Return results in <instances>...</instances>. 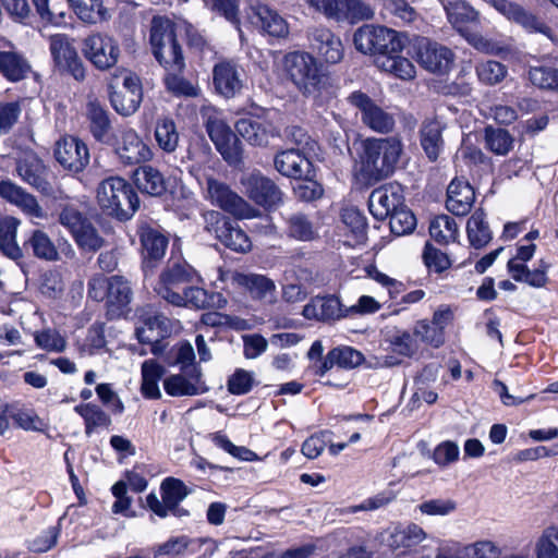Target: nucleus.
<instances>
[{
    "instance_id": "33",
    "label": "nucleus",
    "mask_w": 558,
    "mask_h": 558,
    "mask_svg": "<svg viewBox=\"0 0 558 558\" xmlns=\"http://www.w3.org/2000/svg\"><path fill=\"white\" fill-rule=\"evenodd\" d=\"M276 170L291 179L313 177V162L300 148H290L276 154L274 159Z\"/></svg>"
},
{
    "instance_id": "10",
    "label": "nucleus",
    "mask_w": 558,
    "mask_h": 558,
    "mask_svg": "<svg viewBox=\"0 0 558 558\" xmlns=\"http://www.w3.org/2000/svg\"><path fill=\"white\" fill-rule=\"evenodd\" d=\"M59 222L72 234L77 246L90 252L98 251L104 239L88 217L74 204L60 205Z\"/></svg>"
},
{
    "instance_id": "55",
    "label": "nucleus",
    "mask_w": 558,
    "mask_h": 558,
    "mask_svg": "<svg viewBox=\"0 0 558 558\" xmlns=\"http://www.w3.org/2000/svg\"><path fill=\"white\" fill-rule=\"evenodd\" d=\"M475 72L478 81L487 86H494L501 83L507 74L508 68L496 60H486L475 65Z\"/></svg>"
},
{
    "instance_id": "41",
    "label": "nucleus",
    "mask_w": 558,
    "mask_h": 558,
    "mask_svg": "<svg viewBox=\"0 0 558 558\" xmlns=\"http://www.w3.org/2000/svg\"><path fill=\"white\" fill-rule=\"evenodd\" d=\"M284 233L289 239L299 242H312L319 238L315 223L301 211L284 218Z\"/></svg>"
},
{
    "instance_id": "3",
    "label": "nucleus",
    "mask_w": 558,
    "mask_h": 558,
    "mask_svg": "<svg viewBox=\"0 0 558 558\" xmlns=\"http://www.w3.org/2000/svg\"><path fill=\"white\" fill-rule=\"evenodd\" d=\"M149 45L162 69H179L185 61L180 27L166 15H154L150 20Z\"/></svg>"
},
{
    "instance_id": "51",
    "label": "nucleus",
    "mask_w": 558,
    "mask_h": 558,
    "mask_svg": "<svg viewBox=\"0 0 558 558\" xmlns=\"http://www.w3.org/2000/svg\"><path fill=\"white\" fill-rule=\"evenodd\" d=\"M77 17L89 24L97 23L106 17L107 9L104 0H66Z\"/></svg>"
},
{
    "instance_id": "15",
    "label": "nucleus",
    "mask_w": 558,
    "mask_h": 558,
    "mask_svg": "<svg viewBox=\"0 0 558 558\" xmlns=\"http://www.w3.org/2000/svg\"><path fill=\"white\" fill-rule=\"evenodd\" d=\"M310 8L336 22L356 24L372 20L374 10L364 0H305Z\"/></svg>"
},
{
    "instance_id": "30",
    "label": "nucleus",
    "mask_w": 558,
    "mask_h": 558,
    "mask_svg": "<svg viewBox=\"0 0 558 558\" xmlns=\"http://www.w3.org/2000/svg\"><path fill=\"white\" fill-rule=\"evenodd\" d=\"M236 133L250 145L266 147L270 138L278 135L274 123L260 117H243L234 124Z\"/></svg>"
},
{
    "instance_id": "32",
    "label": "nucleus",
    "mask_w": 558,
    "mask_h": 558,
    "mask_svg": "<svg viewBox=\"0 0 558 558\" xmlns=\"http://www.w3.org/2000/svg\"><path fill=\"white\" fill-rule=\"evenodd\" d=\"M19 175L22 180L45 196L53 194L49 181V168L37 156L26 157L17 163Z\"/></svg>"
},
{
    "instance_id": "11",
    "label": "nucleus",
    "mask_w": 558,
    "mask_h": 558,
    "mask_svg": "<svg viewBox=\"0 0 558 558\" xmlns=\"http://www.w3.org/2000/svg\"><path fill=\"white\" fill-rule=\"evenodd\" d=\"M49 51L54 71L60 75L70 76L83 83L87 76V69L78 56L73 40L66 34H54L49 37Z\"/></svg>"
},
{
    "instance_id": "56",
    "label": "nucleus",
    "mask_w": 558,
    "mask_h": 558,
    "mask_svg": "<svg viewBox=\"0 0 558 558\" xmlns=\"http://www.w3.org/2000/svg\"><path fill=\"white\" fill-rule=\"evenodd\" d=\"M377 66L403 81L412 80L415 76L413 63L408 58L402 57L401 53H392L386 57L385 60L380 59Z\"/></svg>"
},
{
    "instance_id": "24",
    "label": "nucleus",
    "mask_w": 558,
    "mask_h": 558,
    "mask_svg": "<svg viewBox=\"0 0 558 558\" xmlns=\"http://www.w3.org/2000/svg\"><path fill=\"white\" fill-rule=\"evenodd\" d=\"M133 291L131 283L122 276L109 277V288L105 301L108 320L128 318L132 312Z\"/></svg>"
},
{
    "instance_id": "39",
    "label": "nucleus",
    "mask_w": 558,
    "mask_h": 558,
    "mask_svg": "<svg viewBox=\"0 0 558 558\" xmlns=\"http://www.w3.org/2000/svg\"><path fill=\"white\" fill-rule=\"evenodd\" d=\"M403 201V196L397 192L375 189L368 197V210L376 220L384 221L402 205Z\"/></svg>"
},
{
    "instance_id": "60",
    "label": "nucleus",
    "mask_w": 558,
    "mask_h": 558,
    "mask_svg": "<svg viewBox=\"0 0 558 558\" xmlns=\"http://www.w3.org/2000/svg\"><path fill=\"white\" fill-rule=\"evenodd\" d=\"M485 144L486 148L496 155H507L512 148L513 138L508 130L487 126L485 129Z\"/></svg>"
},
{
    "instance_id": "12",
    "label": "nucleus",
    "mask_w": 558,
    "mask_h": 558,
    "mask_svg": "<svg viewBox=\"0 0 558 558\" xmlns=\"http://www.w3.org/2000/svg\"><path fill=\"white\" fill-rule=\"evenodd\" d=\"M82 54L99 72H108L118 66L121 48L116 38L105 33H94L82 41Z\"/></svg>"
},
{
    "instance_id": "4",
    "label": "nucleus",
    "mask_w": 558,
    "mask_h": 558,
    "mask_svg": "<svg viewBox=\"0 0 558 558\" xmlns=\"http://www.w3.org/2000/svg\"><path fill=\"white\" fill-rule=\"evenodd\" d=\"M97 204L102 214L120 222L130 220L141 201L134 185L121 177H109L97 187Z\"/></svg>"
},
{
    "instance_id": "37",
    "label": "nucleus",
    "mask_w": 558,
    "mask_h": 558,
    "mask_svg": "<svg viewBox=\"0 0 558 558\" xmlns=\"http://www.w3.org/2000/svg\"><path fill=\"white\" fill-rule=\"evenodd\" d=\"M475 191L468 181L454 178L447 189L446 208L454 216H466L474 204Z\"/></svg>"
},
{
    "instance_id": "17",
    "label": "nucleus",
    "mask_w": 558,
    "mask_h": 558,
    "mask_svg": "<svg viewBox=\"0 0 558 558\" xmlns=\"http://www.w3.org/2000/svg\"><path fill=\"white\" fill-rule=\"evenodd\" d=\"M136 316L141 326L135 328V336L140 343L150 345L154 355H160L166 344L163 340L168 337L167 318L154 312L150 305L138 307Z\"/></svg>"
},
{
    "instance_id": "25",
    "label": "nucleus",
    "mask_w": 558,
    "mask_h": 558,
    "mask_svg": "<svg viewBox=\"0 0 558 558\" xmlns=\"http://www.w3.org/2000/svg\"><path fill=\"white\" fill-rule=\"evenodd\" d=\"M307 39L311 49L327 64H337L344 57L341 38L330 28L318 25L310 28Z\"/></svg>"
},
{
    "instance_id": "19",
    "label": "nucleus",
    "mask_w": 558,
    "mask_h": 558,
    "mask_svg": "<svg viewBox=\"0 0 558 558\" xmlns=\"http://www.w3.org/2000/svg\"><path fill=\"white\" fill-rule=\"evenodd\" d=\"M53 156L63 170L77 174L89 163V149L84 141L74 135H64L56 142Z\"/></svg>"
},
{
    "instance_id": "29",
    "label": "nucleus",
    "mask_w": 558,
    "mask_h": 558,
    "mask_svg": "<svg viewBox=\"0 0 558 558\" xmlns=\"http://www.w3.org/2000/svg\"><path fill=\"white\" fill-rule=\"evenodd\" d=\"M207 193L211 204L220 207L222 210L236 218L250 217L248 204L233 192L228 184L216 179H208Z\"/></svg>"
},
{
    "instance_id": "47",
    "label": "nucleus",
    "mask_w": 558,
    "mask_h": 558,
    "mask_svg": "<svg viewBox=\"0 0 558 558\" xmlns=\"http://www.w3.org/2000/svg\"><path fill=\"white\" fill-rule=\"evenodd\" d=\"M84 421L85 434L90 436L97 427L108 428L111 425V417L100 407L94 403H81L74 407Z\"/></svg>"
},
{
    "instance_id": "13",
    "label": "nucleus",
    "mask_w": 558,
    "mask_h": 558,
    "mask_svg": "<svg viewBox=\"0 0 558 558\" xmlns=\"http://www.w3.org/2000/svg\"><path fill=\"white\" fill-rule=\"evenodd\" d=\"M204 126L217 151L229 165H239L243 159L242 143L228 123L217 112L204 116Z\"/></svg>"
},
{
    "instance_id": "22",
    "label": "nucleus",
    "mask_w": 558,
    "mask_h": 558,
    "mask_svg": "<svg viewBox=\"0 0 558 558\" xmlns=\"http://www.w3.org/2000/svg\"><path fill=\"white\" fill-rule=\"evenodd\" d=\"M349 102L361 113L362 122L379 133H389L395 126L392 114L378 106L366 93L354 90L348 97Z\"/></svg>"
},
{
    "instance_id": "44",
    "label": "nucleus",
    "mask_w": 558,
    "mask_h": 558,
    "mask_svg": "<svg viewBox=\"0 0 558 558\" xmlns=\"http://www.w3.org/2000/svg\"><path fill=\"white\" fill-rule=\"evenodd\" d=\"M21 221L13 216L0 218V250L10 259L21 262L20 245L16 242V232Z\"/></svg>"
},
{
    "instance_id": "63",
    "label": "nucleus",
    "mask_w": 558,
    "mask_h": 558,
    "mask_svg": "<svg viewBox=\"0 0 558 558\" xmlns=\"http://www.w3.org/2000/svg\"><path fill=\"white\" fill-rule=\"evenodd\" d=\"M175 363L181 365V371L195 383L199 381L202 373L195 364V353L192 344L183 342L175 354Z\"/></svg>"
},
{
    "instance_id": "2",
    "label": "nucleus",
    "mask_w": 558,
    "mask_h": 558,
    "mask_svg": "<svg viewBox=\"0 0 558 558\" xmlns=\"http://www.w3.org/2000/svg\"><path fill=\"white\" fill-rule=\"evenodd\" d=\"M132 180L142 194L160 198L168 210L184 209L191 194L180 179L165 178L157 168L150 165L138 166L133 171Z\"/></svg>"
},
{
    "instance_id": "61",
    "label": "nucleus",
    "mask_w": 558,
    "mask_h": 558,
    "mask_svg": "<svg viewBox=\"0 0 558 558\" xmlns=\"http://www.w3.org/2000/svg\"><path fill=\"white\" fill-rule=\"evenodd\" d=\"M335 364L339 368L353 369L365 362L364 354L350 345H339L330 349Z\"/></svg>"
},
{
    "instance_id": "42",
    "label": "nucleus",
    "mask_w": 558,
    "mask_h": 558,
    "mask_svg": "<svg viewBox=\"0 0 558 558\" xmlns=\"http://www.w3.org/2000/svg\"><path fill=\"white\" fill-rule=\"evenodd\" d=\"M7 412L14 424L24 430L45 432L48 424L36 413L35 409L16 401L7 405Z\"/></svg>"
},
{
    "instance_id": "7",
    "label": "nucleus",
    "mask_w": 558,
    "mask_h": 558,
    "mask_svg": "<svg viewBox=\"0 0 558 558\" xmlns=\"http://www.w3.org/2000/svg\"><path fill=\"white\" fill-rule=\"evenodd\" d=\"M357 51L375 58L378 65L392 53H401L409 43L407 35L381 25H363L353 35Z\"/></svg>"
},
{
    "instance_id": "59",
    "label": "nucleus",
    "mask_w": 558,
    "mask_h": 558,
    "mask_svg": "<svg viewBox=\"0 0 558 558\" xmlns=\"http://www.w3.org/2000/svg\"><path fill=\"white\" fill-rule=\"evenodd\" d=\"M195 284H189L186 290L181 294V302L172 303L171 305L178 307H189L195 310H204L213 305V294L207 290L199 288Z\"/></svg>"
},
{
    "instance_id": "64",
    "label": "nucleus",
    "mask_w": 558,
    "mask_h": 558,
    "mask_svg": "<svg viewBox=\"0 0 558 558\" xmlns=\"http://www.w3.org/2000/svg\"><path fill=\"white\" fill-rule=\"evenodd\" d=\"M537 558H558V526L544 530L536 545Z\"/></svg>"
},
{
    "instance_id": "8",
    "label": "nucleus",
    "mask_w": 558,
    "mask_h": 558,
    "mask_svg": "<svg viewBox=\"0 0 558 558\" xmlns=\"http://www.w3.org/2000/svg\"><path fill=\"white\" fill-rule=\"evenodd\" d=\"M284 68L288 77L305 96L320 94L328 85V73L310 52H289L284 57Z\"/></svg>"
},
{
    "instance_id": "40",
    "label": "nucleus",
    "mask_w": 558,
    "mask_h": 558,
    "mask_svg": "<svg viewBox=\"0 0 558 558\" xmlns=\"http://www.w3.org/2000/svg\"><path fill=\"white\" fill-rule=\"evenodd\" d=\"M32 66L28 60L20 52L0 50V74L11 83L25 80Z\"/></svg>"
},
{
    "instance_id": "36",
    "label": "nucleus",
    "mask_w": 558,
    "mask_h": 558,
    "mask_svg": "<svg viewBox=\"0 0 558 558\" xmlns=\"http://www.w3.org/2000/svg\"><path fill=\"white\" fill-rule=\"evenodd\" d=\"M446 124L439 121L436 117L425 119L420 129V144L430 162L437 161L441 151L444 150L445 140L442 132Z\"/></svg>"
},
{
    "instance_id": "6",
    "label": "nucleus",
    "mask_w": 558,
    "mask_h": 558,
    "mask_svg": "<svg viewBox=\"0 0 558 558\" xmlns=\"http://www.w3.org/2000/svg\"><path fill=\"white\" fill-rule=\"evenodd\" d=\"M201 281L197 270L184 258L180 245L171 246L170 257L161 269L155 292L169 304L181 302V294L189 284Z\"/></svg>"
},
{
    "instance_id": "38",
    "label": "nucleus",
    "mask_w": 558,
    "mask_h": 558,
    "mask_svg": "<svg viewBox=\"0 0 558 558\" xmlns=\"http://www.w3.org/2000/svg\"><path fill=\"white\" fill-rule=\"evenodd\" d=\"M386 342L393 353V355L385 356L384 364L388 367L400 365L404 357H413L420 349L417 340L409 330H397L386 338Z\"/></svg>"
},
{
    "instance_id": "35",
    "label": "nucleus",
    "mask_w": 558,
    "mask_h": 558,
    "mask_svg": "<svg viewBox=\"0 0 558 558\" xmlns=\"http://www.w3.org/2000/svg\"><path fill=\"white\" fill-rule=\"evenodd\" d=\"M213 84L215 90L225 98H233L243 87L241 74L235 63L222 60L214 65Z\"/></svg>"
},
{
    "instance_id": "48",
    "label": "nucleus",
    "mask_w": 558,
    "mask_h": 558,
    "mask_svg": "<svg viewBox=\"0 0 558 558\" xmlns=\"http://www.w3.org/2000/svg\"><path fill=\"white\" fill-rule=\"evenodd\" d=\"M341 221L349 229L356 244L367 240L368 223L364 214L355 206H348L341 211Z\"/></svg>"
},
{
    "instance_id": "18",
    "label": "nucleus",
    "mask_w": 558,
    "mask_h": 558,
    "mask_svg": "<svg viewBox=\"0 0 558 558\" xmlns=\"http://www.w3.org/2000/svg\"><path fill=\"white\" fill-rule=\"evenodd\" d=\"M411 49L413 52L409 53L422 68L432 73L445 74L453 66L454 53L451 49L426 37H417Z\"/></svg>"
},
{
    "instance_id": "16",
    "label": "nucleus",
    "mask_w": 558,
    "mask_h": 558,
    "mask_svg": "<svg viewBox=\"0 0 558 558\" xmlns=\"http://www.w3.org/2000/svg\"><path fill=\"white\" fill-rule=\"evenodd\" d=\"M449 22L469 44L478 50H487L489 41L478 32L481 22L478 12L466 1L458 0L447 9Z\"/></svg>"
},
{
    "instance_id": "46",
    "label": "nucleus",
    "mask_w": 558,
    "mask_h": 558,
    "mask_svg": "<svg viewBox=\"0 0 558 558\" xmlns=\"http://www.w3.org/2000/svg\"><path fill=\"white\" fill-rule=\"evenodd\" d=\"M154 136L158 147L167 153H173L180 140L177 124L170 117L158 118L155 124Z\"/></svg>"
},
{
    "instance_id": "20",
    "label": "nucleus",
    "mask_w": 558,
    "mask_h": 558,
    "mask_svg": "<svg viewBox=\"0 0 558 558\" xmlns=\"http://www.w3.org/2000/svg\"><path fill=\"white\" fill-rule=\"evenodd\" d=\"M499 14L508 21L520 25L524 31L531 34H543L549 37L553 33L551 27L538 15L526 10L521 4L510 0H484Z\"/></svg>"
},
{
    "instance_id": "31",
    "label": "nucleus",
    "mask_w": 558,
    "mask_h": 558,
    "mask_svg": "<svg viewBox=\"0 0 558 558\" xmlns=\"http://www.w3.org/2000/svg\"><path fill=\"white\" fill-rule=\"evenodd\" d=\"M20 251L21 260L25 257L47 262H54L59 258V252L54 243L49 235L40 229H32L23 234Z\"/></svg>"
},
{
    "instance_id": "34",
    "label": "nucleus",
    "mask_w": 558,
    "mask_h": 558,
    "mask_svg": "<svg viewBox=\"0 0 558 558\" xmlns=\"http://www.w3.org/2000/svg\"><path fill=\"white\" fill-rule=\"evenodd\" d=\"M506 267L512 280L534 289L546 288L550 281L548 271L551 265L545 258L538 259L533 269L525 264L514 263V259H509Z\"/></svg>"
},
{
    "instance_id": "9",
    "label": "nucleus",
    "mask_w": 558,
    "mask_h": 558,
    "mask_svg": "<svg viewBox=\"0 0 558 558\" xmlns=\"http://www.w3.org/2000/svg\"><path fill=\"white\" fill-rule=\"evenodd\" d=\"M110 105L123 117L136 112L143 100V86L140 76L125 66L116 69L107 83Z\"/></svg>"
},
{
    "instance_id": "5",
    "label": "nucleus",
    "mask_w": 558,
    "mask_h": 558,
    "mask_svg": "<svg viewBox=\"0 0 558 558\" xmlns=\"http://www.w3.org/2000/svg\"><path fill=\"white\" fill-rule=\"evenodd\" d=\"M135 239L145 278L153 276L163 262L170 244V233L153 218L142 215L135 220Z\"/></svg>"
},
{
    "instance_id": "14",
    "label": "nucleus",
    "mask_w": 558,
    "mask_h": 558,
    "mask_svg": "<svg viewBox=\"0 0 558 558\" xmlns=\"http://www.w3.org/2000/svg\"><path fill=\"white\" fill-rule=\"evenodd\" d=\"M236 217L230 218L220 211L211 210L205 215L206 229L227 248L236 253H246L252 248L247 233L242 230Z\"/></svg>"
},
{
    "instance_id": "43",
    "label": "nucleus",
    "mask_w": 558,
    "mask_h": 558,
    "mask_svg": "<svg viewBox=\"0 0 558 558\" xmlns=\"http://www.w3.org/2000/svg\"><path fill=\"white\" fill-rule=\"evenodd\" d=\"M466 235L470 245L475 250L484 248L493 239V232L486 221L483 208H477L466 222Z\"/></svg>"
},
{
    "instance_id": "21",
    "label": "nucleus",
    "mask_w": 558,
    "mask_h": 558,
    "mask_svg": "<svg viewBox=\"0 0 558 558\" xmlns=\"http://www.w3.org/2000/svg\"><path fill=\"white\" fill-rule=\"evenodd\" d=\"M124 166H135L148 161L153 154L140 135L133 129L118 130L116 141L107 144Z\"/></svg>"
},
{
    "instance_id": "58",
    "label": "nucleus",
    "mask_w": 558,
    "mask_h": 558,
    "mask_svg": "<svg viewBox=\"0 0 558 558\" xmlns=\"http://www.w3.org/2000/svg\"><path fill=\"white\" fill-rule=\"evenodd\" d=\"M422 259L429 274L434 272L440 275L452 265L448 254L435 247L429 241H426L424 245Z\"/></svg>"
},
{
    "instance_id": "1",
    "label": "nucleus",
    "mask_w": 558,
    "mask_h": 558,
    "mask_svg": "<svg viewBox=\"0 0 558 558\" xmlns=\"http://www.w3.org/2000/svg\"><path fill=\"white\" fill-rule=\"evenodd\" d=\"M402 153L399 140L366 138L359 155V178L367 185H374L389 178L396 169Z\"/></svg>"
},
{
    "instance_id": "26",
    "label": "nucleus",
    "mask_w": 558,
    "mask_h": 558,
    "mask_svg": "<svg viewBox=\"0 0 558 558\" xmlns=\"http://www.w3.org/2000/svg\"><path fill=\"white\" fill-rule=\"evenodd\" d=\"M248 22L263 35L280 39L289 35V24L276 10L267 4L257 2L247 11Z\"/></svg>"
},
{
    "instance_id": "27",
    "label": "nucleus",
    "mask_w": 558,
    "mask_h": 558,
    "mask_svg": "<svg viewBox=\"0 0 558 558\" xmlns=\"http://www.w3.org/2000/svg\"><path fill=\"white\" fill-rule=\"evenodd\" d=\"M302 315L310 320L333 324L347 318V307L336 294H317L304 305Z\"/></svg>"
},
{
    "instance_id": "57",
    "label": "nucleus",
    "mask_w": 558,
    "mask_h": 558,
    "mask_svg": "<svg viewBox=\"0 0 558 558\" xmlns=\"http://www.w3.org/2000/svg\"><path fill=\"white\" fill-rule=\"evenodd\" d=\"M414 338L426 344L430 345L434 349H438L444 345L446 340V332L437 328L432 324L428 319H420L415 323L413 328Z\"/></svg>"
},
{
    "instance_id": "23",
    "label": "nucleus",
    "mask_w": 558,
    "mask_h": 558,
    "mask_svg": "<svg viewBox=\"0 0 558 558\" xmlns=\"http://www.w3.org/2000/svg\"><path fill=\"white\" fill-rule=\"evenodd\" d=\"M242 185L246 196L265 209H274L282 203V192L279 186L259 171L243 178Z\"/></svg>"
},
{
    "instance_id": "62",
    "label": "nucleus",
    "mask_w": 558,
    "mask_h": 558,
    "mask_svg": "<svg viewBox=\"0 0 558 558\" xmlns=\"http://www.w3.org/2000/svg\"><path fill=\"white\" fill-rule=\"evenodd\" d=\"M184 375H170L163 380V389L171 397L197 396L201 393L197 386Z\"/></svg>"
},
{
    "instance_id": "49",
    "label": "nucleus",
    "mask_w": 558,
    "mask_h": 558,
    "mask_svg": "<svg viewBox=\"0 0 558 558\" xmlns=\"http://www.w3.org/2000/svg\"><path fill=\"white\" fill-rule=\"evenodd\" d=\"M428 230L432 239L440 245L454 242L459 235L456 220L448 215H439L432 219Z\"/></svg>"
},
{
    "instance_id": "53",
    "label": "nucleus",
    "mask_w": 558,
    "mask_h": 558,
    "mask_svg": "<svg viewBox=\"0 0 558 558\" xmlns=\"http://www.w3.org/2000/svg\"><path fill=\"white\" fill-rule=\"evenodd\" d=\"M529 81L539 89L558 93V69L551 65L530 66L527 72Z\"/></svg>"
},
{
    "instance_id": "45",
    "label": "nucleus",
    "mask_w": 558,
    "mask_h": 558,
    "mask_svg": "<svg viewBox=\"0 0 558 558\" xmlns=\"http://www.w3.org/2000/svg\"><path fill=\"white\" fill-rule=\"evenodd\" d=\"M186 64L182 61V66L177 69H163V84L166 89L175 97H195L198 95L197 86L183 77Z\"/></svg>"
},
{
    "instance_id": "28",
    "label": "nucleus",
    "mask_w": 558,
    "mask_h": 558,
    "mask_svg": "<svg viewBox=\"0 0 558 558\" xmlns=\"http://www.w3.org/2000/svg\"><path fill=\"white\" fill-rule=\"evenodd\" d=\"M85 117L88 131L96 143L104 146L114 143L118 131L114 130L110 112L105 105L98 99L89 100L86 104Z\"/></svg>"
},
{
    "instance_id": "54",
    "label": "nucleus",
    "mask_w": 558,
    "mask_h": 558,
    "mask_svg": "<svg viewBox=\"0 0 558 558\" xmlns=\"http://www.w3.org/2000/svg\"><path fill=\"white\" fill-rule=\"evenodd\" d=\"M389 218L390 232L393 235L401 236L412 233L416 228V217L411 209H409L404 202L400 205Z\"/></svg>"
},
{
    "instance_id": "50",
    "label": "nucleus",
    "mask_w": 558,
    "mask_h": 558,
    "mask_svg": "<svg viewBox=\"0 0 558 558\" xmlns=\"http://www.w3.org/2000/svg\"><path fill=\"white\" fill-rule=\"evenodd\" d=\"M191 490L185 483L177 477L168 476L160 484V495L168 509H177Z\"/></svg>"
},
{
    "instance_id": "52",
    "label": "nucleus",
    "mask_w": 558,
    "mask_h": 558,
    "mask_svg": "<svg viewBox=\"0 0 558 558\" xmlns=\"http://www.w3.org/2000/svg\"><path fill=\"white\" fill-rule=\"evenodd\" d=\"M239 282L248 292L253 300H264L268 294H272L276 290L274 280L265 275H242Z\"/></svg>"
}]
</instances>
